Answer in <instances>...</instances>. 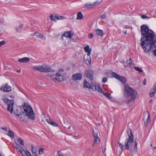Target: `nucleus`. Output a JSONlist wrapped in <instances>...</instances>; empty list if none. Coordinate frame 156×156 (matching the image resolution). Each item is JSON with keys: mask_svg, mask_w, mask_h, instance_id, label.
Returning <instances> with one entry per match:
<instances>
[{"mask_svg": "<svg viewBox=\"0 0 156 156\" xmlns=\"http://www.w3.org/2000/svg\"><path fill=\"white\" fill-rule=\"evenodd\" d=\"M140 32L143 37L141 38V45L144 51L146 53L156 46V35L145 24L140 27Z\"/></svg>", "mask_w": 156, "mask_h": 156, "instance_id": "nucleus-1", "label": "nucleus"}, {"mask_svg": "<svg viewBox=\"0 0 156 156\" xmlns=\"http://www.w3.org/2000/svg\"><path fill=\"white\" fill-rule=\"evenodd\" d=\"M22 112H20L18 109H16L14 112V113L17 116L22 118V115H26L28 117L29 119L34 120L35 118L34 113L32 108L27 104L24 103L23 105L20 107V108Z\"/></svg>", "mask_w": 156, "mask_h": 156, "instance_id": "nucleus-2", "label": "nucleus"}, {"mask_svg": "<svg viewBox=\"0 0 156 156\" xmlns=\"http://www.w3.org/2000/svg\"><path fill=\"white\" fill-rule=\"evenodd\" d=\"M124 91L123 94L126 98L131 97L133 99H135L138 97L137 92L129 86L125 85L124 88Z\"/></svg>", "mask_w": 156, "mask_h": 156, "instance_id": "nucleus-3", "label": "nucleus"}, {"mask_svg": "<svg viewBox=\"0 0 156 156\" xmlns=\"http://www.w3.org/2000/svg\"><path fill=\"white\" fill-rule=\"evenodd\" d=\"M127 132L128 136V138L126 139L124 145L125 148L126 149L129 150L130 148H131V147H132V145L134 141L133 136L130 129L127 130ZM130 151L131 149H130Z\"/></svg>", "mask_w": 156, "mask_h": 156, "instance_id": "nucleus-4", "label": "nucleus"}, {"mask_svg": "<svg viewBox=\"0 0 156 156\" xmlns=\"http://www.w3.org/2000/svg\"><path fill=\"white\" fill-rule=\"evenodd\" d=\"M3 101L8 105L7 110L12 113L13 112V105L14 104L13 100H9L7 98H3L2 99Z\"/></svg>", "mask_w": 156, "mask_h": 156, "instance_id": "nucleus-5", "label": "nucleus"}, {"mask_svg": "<svg viewBox=\"0 0 156 156\" xmlns=\"http://www.w3.org/2000/svg\"><path fill=\"white\" fill-rule=\"evenodd\" d=\"M93 134L94 138V143L92 145V146H94V145L99 144L100 142V139L98 135V133L96 131L95 132L94 131Z\"/></svg>", "mask_w": 156, "mask_h": 156, "instance_id": "nucleus-6", "label": "nucleus"}, {"mask_svg": "<svg viewBox=\"0 0 156 156\" xmlns=\"http://www.w3.org/2000/svg\"><path fill=\"white\" fill-rule=\"evenodd\" d=\"M100 2L97 1L94 2L93 3H91L90 2H87L84 5L83 7L85 9H90L92 8L94 5L96 4L98 5Z\"/></svg>", "mask_w": 156, "mask_h": 156, "instance_id": "nucleus-7", "label": "nucleus"}, {"mask_svg": "<svg viewBox=\"0 0 156 156\" xmlns=\"http://www.w3.org/2000/svg\"><path fill=\"white\" fill-rule=\"evenodd\" d=\"M114 77L123 83H125L126 81V79L125 77L120 76L116 73L114 75Z\"/></svg>", "mask_w": 156, "mask_h": 156, "instance_id": "nucleus-8", "label": "nucleus"}, {"mask_svg": "<svg viewBox=\"0 0 156 156\" xmlns=\"http://www.w3.org/2000/svg\"><path fill=\"white\" fill-rule=\"evenodd\" d=\"M82 76L81 73H76L73 75L72 78L74 80H79L81 79Z\"/></svg>", "mask_w": 156, "mask_h": 156, "instance_id": "nucleus-9", "label": "nucleus"}, {"mask_svg": "<svg viewBox=\"0 0 156 156\" xmlns=\"http://www.w3.org/2000/svg\"><path fill=\"white\" fill-rule=\"evenodd\" d=\"M56 75L57 76V81H62L66 79L65 77L61 73H56Z\"/></svg>", "mask_w": 156, "mask_h": 156, "instance_id": "nucleus-10", "label": "nucleus"}, {"mask_svg": "<svg viewBox=\"0 0 156 156\" xmlns=\"http://www.w3.org/2000/svg\"><path fill=\"white\" fill-rule=\"evenodd\" d=\"M72 37V36L71 35V32L70 31H67L65 32L64 34L62 35L61 39L62 40H64V37H65L66 38H69L70 39Z\"/></svg>", "mask_w": 156, "mask_h": 156, "instance_id": "nucleus-11", "label": "nucleus"}, {"mask_svg": "<svg viewBox=\"0 0 156 156\" xmlns=\"http://www.w3.org/2000/svg\"><path fill=\"white\" fill-rule=\"evenodd\" d=\"M15 147L17 151H18L20 152L22 155H23L24 152L23 150H24L23 148L21 147L20 145L17 143L16 144Z\"/></svg>", "mask_w": 156, "mask_h": 156, "instance_id": "nucleus-12", "label": "nucleus"}, {"mask_svg": "<svg viewBox=\"0 0 156 156\" xmlns=\"http://www.w3.org/2000/svg\"><path fill=\"white\" fill-rule=\"evenodd\" d=\"M156 93V82L155 84H154L153 88L151 89L149 95L151 97H153L154 94Z\"/></svg>", "mask_w": 156, "mask_h": 156, "instance_id": "nucleus-13", "label": "nucleus"}, {"mask_svg": "<svg viewBox=\"0 0 156 156\" xmlns=\"http://www.w3.org/2000/svg\"><path fill=\"white\" fill-rule=\"evenodd\" d=\"M86 76L92 81L93 79V72L91 70H88L86 72Z\"/></svg>", "mask_w": 156, "mask_h": 156, "instance_id": "nucleus-14", "label": "nucleus"}, {"mask_svg": "<svg viewBox=\"0 0 156 156\" xmlns=\"http://www.w3.org/2000/svg\"><path fill=\"white\" fill-rule=\"evenodd\" d=\"M30 60V59L28 57H24L19 59L18 61L20 62H27Z\"/></svg>", "mask_w": 156, "mask_h": 156, "instance_id": "nucleus-15", "label": "nucleus"}, {"mask_svg": "<svg viewBox=\"0 0 156 156\" xmlns=\"http://www.w3.org/2000/svg\"><path fill=\"white\" fill-rule=\"evenodd\" d=\"M84 49L85 51L87 53V55L88 56H89L90 55L91 51V49L89 48V46L88 45H87L84 47Z\"/></svg>", "mask_w": 156, "mask_h": 156, "instance_id": "nucleus-16", "label": "nucleus"}, {"mask_svg": "<svg viewBox=\"0 0 156 156\" xmlns=\"http://www.w3.org/2000/svg\"><path fill=\"white\" fill-rule=\"evenodd\" d=\"M11 90L10 87L8 85H6L3 87L1 88V90L3 91L8 92Z\"/></svg>", "mask_w": 156, "mask_h": 156, "instance_id": "nucleus-17", "label": "nucleus"}, {"mask_svg": "<svg viewBox=\"0 0 156 156\" xmlns=\"http://www.w3.org/2000/svg\"><path fill=\"white\" fill-rule=\"evenodd\" d=\"M44 72H49L51 71L52 69L50 66L45 65L43 66Z\"/></svg>", "mask_w": 156, "mask_h": 156, "instance_id": "nucleus-18", "label": "nucleus"}, {"mask_svg": "<svg viewBox=\"0 0 156 156\" xmlns=\"http://www.w3.org/2000/svg\"><path fill=\"white\" fill-rule=\"evenodd\" d=\"M89 88L92 89L93 90H96L97 86L94 83H92L90 85Z\"/></svg>", "mask_w": 156, "mask_h": 156, "instance_id": "nucleus-19", "label": "nucleus"}, {"mask_svg": "<svg viewBox=\"0 0 156 156\" xmlns=\"http://www.w3.org/2000/svg\"><path fill=\"white\" fill-rule=\"evenodd\" d=\"M32 36H35L38 38L41 39H43L44 38V36L39 33H35Z\"/></svg>", "mask_w": 156, "mask_h": 156, "instance_id": "nucleus-20", "label": "nucleus"}, {"mask_svg": "<svg viewBox=\"0 0 156 156\" xmlns=\"http://www.w3.org/2000/svg\"><path fill=\"white\" fill-rule=\"evenodd\" d=\"M127 63H128L131 68H133L134 66V64L131 58L127 61Z\"/></svg>", "mask_w": 156, "mask_h": 156, "instance_id": "nucleus-21", "label": "nucleus"}, {"mask_svg": "<svg viewBox=\"0 0 156 156\" xmlns=\"http://www.w3.org/2000/svg\"><path fill=\"white\" fill-rule=\"evenodd\" d=\"M97 34L98 35L102 37L103 34V32L102 30L100 29H97L96 30Z\"/></svg>", "mask_w": 156, "mask_h": 156, "instance_id": "nucleus-22", "label": "nucleus"}, {"mask_svg": "<svg viewBox=\"0 0 156 156\" xmlns=\"http://www.w3.org/2000/svg\"><path fill=\"white\" fill-rule=\"evenodd\" d=\"M57 76L56 74L55 75H53L50 76V79L53 82H55L56 81H57Z\"/></svg>", "mask_w": 156, "mask_h": 156, "instance_id": "nucleus-23", "label": "nucleus"}, {"mask_svg": "<svg viewBox=\"0 0 156 156\" xmlns=\"http://www.w3.org/2000/svg\"><path fill=\"white\" fill-rule=\"evenodd\" d=\"M83 16L82 13L80 12L77 13V19L78 20H81L83 18Z\"/></svg>", "mask_w": 156, "mask_h": 156, "instance_id": "nucleus-24", "label": "nucleus"}, {"mask_svg": "<svg viewBox=\"0 0 156 156\" xmlns=\"http://www.w3.org/2000/svg\"><path fill=\"white\" fill-rule=\"evenodd\" d=\"M138 144V143L137 142V140H136V139H135V145H134V147L133 148V151L135 152H136L137 150V145Z\"/></svg>", "mask_w": 156, "mask_h": 156, "instance_id": "nucleus-25", "label": "nucleus"}, {"mask_svg": "<svg viewBox=\"0 0 156 156\" xmlns=\"http://www.w3.org/2000/svg\"><path fill=\"white\" fill-rule=\"evenodd\" d=\"M56 16H58L57 15L54 16L52 14L50 16V17L51 20L55 21L56 20H57V17H56Z\"/></svg>", "mask_w": 156, "mask_h": 156, "instance_id": "nucleus-26", "label": "nucleus"}, {"mask_svg": "<svg viewBox=\"0 0 156 156\" xmlns=\"http://www.w3.org/2000/svg\"><path fill=\"white\" fill-rule=\"evenodd\" d=\"M24 152V155L23 156H25L26 155L27 156H32L30 152H29L27 150H23Z\"/></svg>", "mask_w": 156, "mask_h": 156, "instance_id": "nucleus-27", "label": "nucleus"}, {"mask_svg": "<svg viewBox=\"0 0 156 156\" xmlns=\"http://www.w3.org/2000/svg\"><path fill=\"white\" fill-rule=\"evenodd\" d=\"M147 113L148 115V117L147 119L146 120V121H144V122L146 124H148L149 122H151V120H150V115L149 113L148 112H147Z\"/></svg>", "mask_w": 156, "mask_h": 156, "instance_id": "nucleus-28", "label": "nucleus"}, {"mask_svg": "<svg viewBox=\"0 0 156 156\" xmlns=\"http://www.w3.org/2000/svg\"><path fill=\"white\" fill-rule=\"evenodd\" d=\"M147 113L148 115V117L147 119L146 120V121H144V122L146 124H148L149 122H151V120H150V115L149 113L148 112H147Z\"/></svg>", "mask_w": 156, "mask_h": 156, "instance_id": "nucleus-29", "label": "nucleus"}, {"mask_svg": "<svg viewBox=\"0 0 156 156\" xmlns=\"http://www.w3.org/2000/svg\"><path fill=\"white\" fill-rule=\"evenodd\" d=\"M23 27V25L20 24L18 26L16 27L15 28L16 31L18 32L21 30Z\"/></svg>", "mask_w": 156, "mask_h": 156, "instance_id": "nucleus-30", "label": "nucleus"}, {"mask_svg": "<svg viewBox=\"0 0 156 156\" xmlns=\"http://www.w3.org/2000/svg\"><path fill=\"white\" fill-rule=\"evenodd\" d=\"M8 135L11 138L14 137L13 133L10 130H9L8 132Z\"/></svg>", "mask_w": 156, "mask_h": 156, "instance_id": "nucleus-31", "label": "nucleus"}, {"mask_svg": "<svg viewBox=\"0 0 156 156\" xmlns=\"http://www.w3.org/2000/svg\"><path fill=\"white\" fill-rule=\"evenodd\" d=\"M17 142L18 143L21 144L22 146H24V141L23 140L20 138H18L17 140Z\"/></svg>", "mask_w": 156, "mask_h": 156, "instance_id": "nucleus-32", "label": "nucleus"}, {"mask_svg": "<svg viewBox=\"0 0 156 156\" xmlns=\"http://www.w3.org/2000/svg\"><path fill=\"white\" fill-rule=\"evenodd\" d=\"M89 84L86 81H84L83 87L84 88H89Z\"/></svg>", "mask_w": 156, "mask_h": 156, "instance_id": "nucleus-33", "label": "nucleus"}, {"mask_svg": "<svg viewBox=\"0 0 156 156\" xmlns=\"http://www.w3.org/2000/svg\"><path fill=\"white\" fill-rule=\"evenodd\" d=\"M32 151L33 155H34V153L37 152V148L35 147H34L33 145H32Z\"/></svg>", "mask_w": 156, "mask_h": 156, "instance_id": "nucleus-34", "label": "nucleus"}, {"mask_svg": "<svg viewBox=\"0 0 156 156\" xmlns=\"http://www.w3.org/2000/svg\"><path fill=\"white\" fill-rule=\"evenodd\" d=\"M118 143L119 144V146L121 149L123 151L125 150L126 149L125 148V147L124 148V145L120 143L119 142H118Z\"/></svg>", "mask_w": 156, "mask_h": 156, "instance_id": "nucleus-35", "label": "nucleus"}, {"mask_svg": "<svg viewBox=\"0 0 156 156\" xmlns=\"http://www.w3.org/2000/svg\"><path fill=\"white\" fill-rule=\"evenodd\" d=\"M88 57L87 58V59H85V61L86 63H88L90 64L91 63V60L90 56Z\"/></svg>", "mask_w": 156, "mask_h": 156, "instance_id": "nucleus-36", "label": "nucleus"}, {"mask_svg": "<svg viewBox=\"0 0 156 156\" xmlns=\"http://www.w3.org/2000/svg\"><path fill=\"white\" fill-rule=\"evenodd\" d=\"M134 69L135 70L140 73H142L143 72V70H142L140 68L137 67H134Z\"/></svg>", "mask_w": 156, "mask_h": 156, "instance_id": "nucleus-37", "label": "nucleus"}, {"mask_svg": "<svg viewBox=\"0 0 156 156\" xmlns=\"http://www.w3.org/2000/svg\"><path fill=\"white\" fill-rule=\"evenodd\" d=\"M98 91L99 92L101 93H104V91H103L102 89L100 87V86H99V85H98Z\"/></svg>", "mask_w": 156, "mask_h": 156, "instance_id": "nucleus-38", "label": "nucleus"}, {"mask_svg": "<svg viewBox=\"0 0 156 156\" xmlns=\"http://www.w3.org/2000/svg\"><path fill=\"white\" fill-rule=\"evenodd\" d=\"M46 121L48 122L49 124L51 125L52 123L53 122V121L52 120L49 119H46Z\"/></svg>", "mask_w": 156, "mask_h": 156, "instance_id": "nucleus-39", "label": "nucleus"}, {"mask_svg": "<svg viewBox=\"0 0 156 156\" xmlns=\"http://www.w3.org/2000/svg\"><path fill=\"white\" fill-rule=\"evenodd\" d=\"M40 66H35L33 67V69L39 71Z\"/></svg>", "mask_w": 156, "mask_h": 156, "instance_id": "nucleus-40", "label": "nucleus"}, {"mask_svg": "<svg viewBox=\"0 0 156 156\" xmlns=\"http://www.w3.org/2000/svg\"><path fill=\"white\" fill-rule=\"evenodd\" d=\"M107 81V78L105 77H104L102 80V82L103 83H105Z\"/></svg>", "mask_w": 156, "mask_h": 156, "instance_id": "nucleus-41", "label": "nucleus"}, {"mask_svg": "<svg viewBox=\"0 0 156 156\" xmlns=\"http://www.w3.org/2000/svg\"><path fill=\"white\" fill-rule=\"evenodd\" d=\"M135 99H132V98L129 99L127 101L126 103L127 104H129L132 101H134Z\"/></svg>", "mask_w": 156, "mask_h": 156, "instance_id": "nucleus-42", "label": "nucleus"}, {"mask_svg": "<svg viewBox=\"0 0 156 156\" xmlns=\"http://www.w3.org/2000/svg\"><path fill=\"white\" fill-rule=\"evenodd\" d=\"M141 17L143 19H145V18H149L150 17H147L145 14H144L141 16Z\"/></svg>", "mask_w": 156, "mask_h": 156, "instance_id": "nucleus-43", "label": "nucleus"}, {"mask_svg": "<svg viewBox=\"0 0 156 156\" xmlns=\"http://www.w3.org/2000/svg\"><path fill=\"white\" fill-rule=\"evenodd\" d=\"M56 17H57V20L64 19L65 18V17H64L62 16H58H58H56Z\"/></svg>", "mask_w": 156, "mask_h": 156, "instance_id": "nucleus-44", "label": "nucleus"}, {"mask_svg": "<svg viewBox=\"0 0 156 156\" xmlns=\"http://www.w3.org/2000/svg\"><path fill=\"white\" fill-rule=\"evenodd\" d=\"M44 153V151L43 149L41 148L39 151V154H42Z\"/></svg>", "mask_w": 156, "mask_h": 156, "instance_id": "nucleus-45", "label": "nucleus"}, {"mask_svg": "<svg viewBox=\"0 0 156 156\" xmlns=\"http://www.w3.org/2000/svg\"><path fill=\"white\" fill-rule=\"evenodd\" d=\"M5 41H2L1 42H0V47L4 44H5Z\"/></svg>", "mask_w": 156, "mask_h": 156, "instance_id": "nucleus-46", "label": "nucleus"}, {"mask_svg": "<svg viewBox=\"0 0 156 156\" xmlns=\"http://www.w3.org/2000/svg\"><path fill=\"white\" fill-rule=\"evenodd\" d=\"M39 71L41 72H44L43 66H40Z\"/></svg>", "mask_w": 156, "mask_h": 156, "instance_id": "nucleus-47", "label": "nucleus"}, {"mask_svg": "<svg viewBox=\"0 0 156 156\" xmlns=\"http://www.w3.org/2000/svg\"><path fill=\"white\" fill-rule=\"evenodd\" d=\"M51 125H52L53 126L55 127H57L58 126L57 124L55 122H54V121L52 123Z\"/></svg>", "mask_w": 156, "mask_h": 156, "instance_id": "nucleus-48", "label": "nucleus"}, {"mask_svg": "<svg viewBox=\"0 0 156 156\" xmlns=\"http://www.w3.org/2000/svg\"><path fill=\"white\" fill-rule=\"evenodd\" d=\"M94 36V35L92 34H89L88 35V37L89 38H91Z\"/></svg>", "mask_w": 156, "mask_h": 156, "instance_id": "nucleus-49", "label": "nucleus"}, {"mask_svg": "<svg viewBox=\"0 0 156 156\" xmlns=\"http://www.w3.org/2000/svg\"><path fill=\"white\" fill-rule=\"evenodd\" d=\"M58 155L59 156H62L63 154L61 151H57Z\"/></svg>", "mask_w": 156, "mask_h": 156, "instance_id": "nucleus-50", "label": "nucleus"}, {"mask_svg": "<svg viewBox=\"0 0 156 156\" xmlns=\"http://www.w3.org/2000/svg\"><path fill=\"white\" fill-rule=\"evenodd\" d=\"M106 15L105 14H104L101 16V17L102 19H105L106 18Z\"/></svg>", "mask_w": 156, "mask_h": 156, "instance_id": "nucleus-51", "label": "nucleus"}, {"mask_svg": "<svg viewBox=\"0 0 156 156\" xmlns=\"http://www.w3.org/2000/svg\"><path fill=\"white\" fill-rule=\"evenodd\" d=\"M106 97L109 99L111 98V97L110 96L109 94H108Z\"/></svg>", "mask_w": 156, "mask_h": 156, "instance_id": "nucleus-52", "label": "nucleus"}, {"mask_svg": "<svg viewBox=\"0 0 156 156\" xmlns=\"http://www.w3.org/2000/svg\"><path fill=\"white\" fill-rule=\"evenodd\" d=\"M2 129L5 131H6L7 130V129L6 127H3Z\"/></svg>", "mask_w": 156, "mask_h": 156, "instance_id": "nucleus-53", "label": "nucleus"}, {"mask_svg": "<svg viewBox=\"0 0 156 156\" xmlns=\"http://www.w3.org/2000/svg\"><path fill=\"white\" fill-rule=\"evenodd\" d=\"M146 79H145L143 81V85H146Z\"/></svg>", "mask_w": 156, "mask_h": 156, "instance_id": "nucleus-54", "label": "nucleus"}, {"mask_svg": "<svg viewBox=\"0 0 156 156\" xmlns=\"http://www.w3.org/2000/svg\"><path fill=\"white\" fill-rule=\"evenodd\" d=\"M33 156H38L37 153V152H35V153H34Z\"/></svg>", "mask_w": 156, "mask_h": 156, "instance_id": "nucleus-55", "label": "nucleus"}, {"mask_svg": "<svg viewBox=\"0 0 156 156\" xmlns=\"http://www.w3.org/2000/svg\"><path fill=\"white\" fill-rule=\"evenodd\" d=\"M64 71V70L63 69H60L59 70V72L60 73V72H62Z\"/></svg>", "mask_w": 156, "mask_h": 156, "instance_id": "nucleus-56", "label": "nucleus"}, {"mask_svg": "<svg viewBox=\"0 0 156 156\" xmlns=\"http://www.w3.org/2000/svg\"><path fill=\"white\" fill-rule=\"evenodd\" d=\"M106 148H105L104 150H102V151L103 153H104L105 151Z\"/></svg>", "mask_w": 156, "mask_h": 156, "instance_id": "nucleus-57", "label": "nucleus"}, {"mask_svg": "<svg viewBox=\"0 0 156 156\" xmlns=\"http://www.w3.org/2000/svg\"><path fill=\"white\" fill-rule=\"evenodd\" d=\"M102 93L104 94V95H105V96H107V94H106V93H105L104 92V93Z\"/></svg>", "mask_w": 156, "mask_h": 156, "instance_id": "nucleus-58", "label": "nucleus"}, {"mask_svg": "<svg viewBox=\"0 0 156 156\" xmlns=\"http://www.w3.org/2000/svg\"><path fill=\"white\" fill-rule=\"evenodd\" d=\"M112 75V74L110 73H107V76H108V75Z\"/></svg>", "mask_w": 156, "mask_h": 156, "instance_id": "nucleus-59", "label": "nucleus"}, {"mask_svg": "<svg viewBox=\"0 0 156 156\" xmlns=\"http://www.w3.org/2000/svg\"><path fill=\"white\" fill-rule=\"evenodd\" d=\"M71 126H69L68 127V129H71Z\"/></svg>", "mask_w": 156, "mask_h": 156, "instance_id": "nucleus-60", "label": "nucleus"}, {"mask_svg": "<svg viewBox=\"0 0 156 156\" xmlns=\"http://www.w3.org/2000/svg\"><path fill=\"white\" fill-rule=\"evenodd\" d=\"M17 72L18 73H20V70H17Z\"/></svg>", "mask_w": 156, "mask_h": 156, "instance_id": "nucleus-61", "label": "nucleus"}, {"mask_svg": "<svg viewBox=\"0 0 156 156\" xmlns=\"http://www.w3.org/2000/svg\"><path fill=\"white\" fill-rule=\"evenodd\" d=\"M153 148L154 149H156V147H153Z\"/></svg>", "mask_w": 156, "mask_h": 156, "instance_id": "nucleus-62", "label": "nucleus"}, {"mask_svg": "<svg viewBox=\"0 0 156 156\" xmlns=\"http://www.w3.org/2000/svg\"><path fill=\"white\" fill-rule=\"evenodd\" d=\"M0 156H2L1 154L0 153Z\"/></svg>", "mask_w": 156, "mask_h": 156, "instance_id": "nucleus-63", "label": "nucleus"}, {"mask_svg": "<svg viewBox=\"0 0 156 156\" xmlns=\"http://www.w3.org/2000/svg\"><path fill=\"white\" fill-rule=\"evenodd\" d=\"M124 66H126L124 64Z\"/></svg>", "mask_w": 156, "mask_h": 156, "instance_id": "nucleus-64", "label": "nucleus"}]
</instances>
